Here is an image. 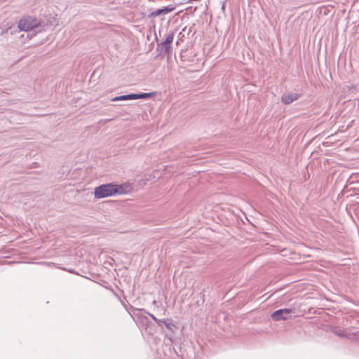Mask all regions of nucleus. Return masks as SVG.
<instances>
[{
  "label": "nucleus",
  "mask_w": 359,
  "mask_h": 359,
  "mask_svg": "<svg viewBox=\"0 0 359 359\" xmlns=\"http://www.w3.org/2000/svg\"><path fill=\"white\" fill-rule=\"evenodd\" d=\"M124 193H126L124 185L105 184L96 187L94 195L96 198H102Z\"/></svg>",
  "instance_id": "obj_1"
},
{
  "label": "nucleus",
  "mask_w": 359,
  "mask_h": 359,
  "mask_svg": "<svg viewBox=\"0 0 359 359\" xmlns=\"http://www.w3.org/2000/svg\"><path fill=\"white\" fill-rule=\"evenodd\" d=\"M39 25L40 22L37 18L27 16L20 20L18 27L22 31H29Z\"/></svg>",
  "instance_id": "obj_2"
},
{
  "label": "nucleus",
  "mask_w": 359,
  "mask_h": 359,
  "mask_svg": "<svg viewBox=\"0 0 359 359\" xmlns=\"http://www.w3.org/2000/svg\"><path fill=\"white\" fill-rule=\"evenodd\" d=\"M294 310L291 309H283L274 311L271 314L272 319L275 321L285 320L290 318L294 313Z\"/></svg>",
  "instance_id": "obj_3"
},
{
  "label": "nucleus",
  "mask_w": 359,
  "mask_h": 359,
  "mask_svg": "<svg viewBox=\"0 0 359 359\" xmlns=\"http://www.w3.org/2000/svg\"><path fill=\"white\" fill-rule=\"evenodd\" d=\"M299 98V95L297 93H287L282 96L281 100L283 103L288 104L297 100Z\"/></svg>",
  "instance_id": "obj_4"
},
{
  "label": "nucleus",
  "mask_w": 359,
  "mask_h": 359,
  "mask_svg": "<svg viewBox=\"0 0 359 359\" xmlns=\"http://www.w3.org/2000/svg\"><path fill=\"white\" fill-rule=\"evenodd\" d=\"M333 332L341 337H345L348 339L352 338L353 335L348 333L347 331L341 327H336L333 329Z\"/></svg>",
  "instance_id": "obj_5"
},
{
  "label": "nucleus",
  "mask_w": 359,
  "mask_h": 359,
  "mask_svg": "<svg viewBox=\"0 0 359 359\" xmlns=\"http://www.w3.org/2000/svg\"><path fill=\"white\" fill-rule=\"evenodd\" d=\"M170 48V45L165 43L164 41L157 45V50L160 52V54H169Z\"/></svg>",
  "instance_id": "obj_6"
},
{
  "label": "nucleus",
  "mask_w": 359,
  "mask_h": 359,
  "mask_svg": "<svg viewBox=\"0 0 359 359\" xmlns=\"http://www.w3.org/2000/svg\"><path fill=\"white\" fill-rule=\"evenodd\" d=\"M136 100L135 94H129V95L117 96V97H114L111 100L114 102H116V101H123V100Z\"/></svg>",
  "instance_id": "obj_7"
},
{
  "label": "nucleus",
  "mask_w": 359,
  "mask_h": 359,
  "mask_svg": "<svg viewBox=\"0 0 359 359\" xmlns=\"http://www.w3.org/2000/svg\"><path fill=\"white\" fill-rule=\"evenodd\" d=\"M156 95V92H152L149 93H140L135 94L136 100L137 99H147L154 97Z\"/></svg>",
  "instance_id": "obj_8"
},
{
  "label": "nucleus",
  "mask_w": 359,
  "mask_h": 359,
  "mask_svg": "<svg viewBox=\"0 0 359 359\" xmlns=\"http://www.w3.org/2000/svg\"><path fill=\"white\" fill-rule=\"evenodd\" d=\"M163 323L162 325H164L168 330H173L175 328H176L175 325L172 323L170 320H162Z\"/></svg>",
  "instance_id": "obj_9"
},
{
  "label": "nucleus",
  "mask_w": 359,
  "mask_h": 359,
  "mask_svg": "<svg viewBox=\"0 0 359 359\" xmlns=\"http://www.w3.org/2000/svg\"><path fill=\"white\" fill-rule=\"evenodd\" d=\"M174 9H175V7L170 5V6L163 8L162 11H163V14H167V13H170L172 11H174Z\"/></svg>",
  "instance_id": "obj_10"
},
{
  "label": "nucleus",
  "mask_w": 359,
  "mask_h": 359,
  "mask_svg": "<svg viewBox=\"0 0 359 359\" xmlns=\"http://www.w3.org/2000/svg\"><path fill=\"white\" fill-rule=\"evenodd\" d=\"M173 39H174V34L172 32V33L169 34L167 36V37H166L165 40L164 41V42H165V43H168V44L170 45V43H171L172 42V41H173Z\"/></svg>",
  "instance_id": "obj_11"
},
{
  "label": "nucleus",
  "mask_w": 359,
  "mask_h": 359,
  "mask_svg": "<svg viewBox=\"0 0 359 359\" xmlns=\"http://www.w3.org/2000/svg\"><path fill=\"white\" fill-rule=\"evenodd\" d=\"M149 316L159 325L162 326L163 320L161 319H158L154 315L149 314Z\"/></svg>",
  "instance_id": "obj_12"
},
{
  "label": "nucleus",
  "mask_w": 359,
  "mask_h": 359,
  "mask_svg": "<svg viewBox=\"0 0 359 359\" xmlns=\"http://www.w3.org/2000/svg\"><path fill=\"white\" fill-rule=\"evenodd\" d=\"M161 14H163V11H162V8L157 9L156 11H155L152 13V15H154V16H158Z\"/></svg>",
  "instance_id": "obj_13"
}]
</instances>
